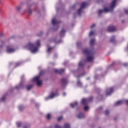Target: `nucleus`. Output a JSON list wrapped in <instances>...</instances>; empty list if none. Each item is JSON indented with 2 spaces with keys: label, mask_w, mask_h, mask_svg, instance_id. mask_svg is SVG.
Segmentation results:
<instances>
[{
  "label": "nucleus",
  "mask_w": 128,
  "mask_h": 128,
  "mask_svg": "<svg viewBox=\"0 0 128 128\" xmlns=\"http://www.w3.org/2000/svg\"><path fill=\"white\" fill-rule=\"evenodd\" d=\"M83 54L86 56L87 59L85 60H82L79 62L78 72H84L86 65L88 64V62H92L94 60V51L90 50L88 48H86L83 50Z\"/></svg>",
  "instance_id": "obj_1"
},
{
  "label": "nucleus",
  "mask_w": 128,
  "mask_h": 128,
  "mask_svg": "<svg viewBox=\"0 0 128 128\" xmlns=\"http://www.w3.org/2000/svg\"><path fill=\"white\" fill-rule=\"evenodd\" d=\"M40 46V40H38L35 44L30 42L26 46H24V48H27L30 50L31 52L34 54L38 50Z\"/></svg>",
  "instance_id": "obj_2"
},
{
  "label": "nucleus",
  "mask_w": 128,
  "mask_h": 128,
  "mask_svg": "<svg viewBox=\"0 0 128 128\" xmlns=\"http://www.w3.org/2000/svg\"><path fill=\"white\" fill-rule=\"evenodd\" d=\"M117 0H113L111 4L110 7L109 8H104V10H99L98 12V16H100V14H102V12H114V6H116V2Z\"/></svg>",
  "instance_id": "obj_3"
},
{
  "label": "nucleus",
  "mask_w": 128,
  "mask_h": 128,
  "mask_svg": "<svg viewBox=\"0 0 128 128\" xmlns=\"http://www.w3.org/2000/svg\"><path fill=\"white\" fill-rule=\"evenodd\" d=\"M44 74V72L41 71L40 72L39 76L34 77L32 80V82H34L35 84H37L38 86H40L42 84V80H40V76Z\"/></svg>",
  "instance_id": "obj_4"
},
{
  "label": "nucleus",
  "mask_w": 128,
  "mask_h": 128,
  "mask_svg": "<svg viewBox=\"0 0 128 128\" xmlns=\"http://www.w3.org/2000/svg\"><path fill=\"white\" fill-rule=\"evenodd\" d=\"M92 100V97H90L88 98H83L81 101V103L83 106H85L84 107V110H88L89 107L88 106V102H90Z\"/></svg>",
  "instance_id": "obj_5"
},
{
  "label": "nucleus",
  "mask_w": 128,
  "mask_h": 128,
  "mask_svg": "<svg viewBox=\"0 0 128 128\" xmlns=\"http://www.w3.org/2000/svg\"><path fill=\"white\" fill-rule=\"evenodd\" d=\"M88 2H83L82 4H81L80 8L78 10L77 14L78 16H80L82 14V9L84 8L86 6H88Z\"/></svg>",
  "instance_id": "obj_6"
},
{
  "label": "nucleus",
  "mask_w": 128,
  "mask_h": 128,
  "mask_svg": "<svg viewBox=\"0 0 128 128\" xmlns=\"http://www.w3.org/2000/svg\"><path fill=\"white\" fill-rule=\"evenodd\" d=\"M60 21H56V18L52 20V24L54 28V30H58L60 28Z\"/></svg>",
  "instance_id": "obj_7"
},
{
  "label": "nucleus",
  "mask_w": 128,
  "mask_h": 128,
  "mask_svg": "<svg viewBox=\"0 0 128 128\" xmlns=\"http://www.w3.org/2000/svg\"><path fill=\"white\" fill-rule=\"evenodd\" d=\"M56 96H58V92H52L48 97L45 98V100H52V98H56Z\"/></svg>",
  "instance_id": "obj_8"
},
{
  "label": "nucleus",
  "mask_w": 128,
  "mask_h": 128,
  "mask_svg": "<svg viewBox=\"0 0 128 128\" xmlns=\"http://www.w3.org/2000/svg\"><path fill=\"white\" fill-rule=\"evenodd\" d=\"M12 45H9L6 46V52L8 54H12V52H16V49L12 48Z\"/></svg>",
  "instance_id": "obj_9"
},
{
  "label": "nucleus",
  "mask_w": 128,
  "mask_h": 128,
  "mask_svg": "<svg viewBox=\"0 0 128 128\" xmlns=\"http://www.w3.org/2000/svg\"><path fill=\"white\" fill-rule=\"evenodd\" d=\"M128 104V100H121L118 101L114 104V106H120L121 104Z\"/></svg>",
  "instance_id": "obj_10"
},
{
  "label": "nucleus",
  "mask_w": 128,
  "mask_h": 128,
  "mask_svg": "<svg viewBox=\"0 0 128 128\" xmlns=\"http://www.w3.org/2000/svg\"><path fill=\"white\" fill-rule=\"evenodd\" d=\"M15 88H16V90H20V88H24V82H22V80H21L19 85H18L15 87Z\"/></svg>",
  "instance_id": "obj_11"
},
{
  "label": "nucleus",
  "mask_w": 128,
  "mask_h": 128,
  "mask_svg": "<svg viewBox=\"0 0 128 128\" xmlns=\"http://www.w3.org/2000/svg\"><path fill=\"white\" fill-rule=\"evenodd\" d=\"M114 92V87L108 88L106 90V96H110Z\"/></svg>",
  "instance_id": "obj_12"
},
{
  "label": "nucleus",
  "mask_w": 128,
  "mask_h": 128,
  "mask_svg": "<svg viewBox=\"0 0 128 128\" xmlns=\"http://www.w3.org/2000/svg\"><path fill=\"white\" fill-rule=\"evenodd\" d=\"M61 83L63 86H66L67 84H68V79L66 78H62L61 80Z\"/></svg>",
  "instance_id": "obj_13"
},
{
  "label": "nucleus",
  "mask_w": 128,
  "mask_h": 128,
  "mask_svg": "<svg viewBox=\"0 0 128 128\" xmlns=\"http://www.w3.org/2000/svg\"><path fill=\"white\" fill-rule=\"evenodd\" d=\"M30 6H32V4L28 5V8L25 10V12H27L28 14H32V9L30 8Z\"/></svg>",
  "instance_id": "obj_14"
},
{
  "label": "nucleus",
  "mask_w": 128,
  "mask_h": 128,
  "mask_svg": "<svg viewBox=\"0 0 128 128\" xmlns=\"http://www.w3.org/2000/svg\"><path fill=\"white\" fill-rule=\"evenodd\" d=\"M108 30L110 32H116V28L114 26H109L108 28Z\"/></svg>",
  "instance_id": "obj_15"
},
{
  "label": "nucleus",
  "mask_w": 128,
  "mask_h": 128,
  "mask_svg": "<svg viewBox=\"0 0 128 128\" xmlns=\"http://www.w3.org/2000/svg\"><path fill=\"white\" fill-rule=\"evenodd\" d=\"M55 72L56 74H64V69L62 68V69H56L55 70Z\"/></svg>",
  "instance_id": "obj_16"
},
{
  "label": "nucleus",
  "mask_w": 128,
  "mask_h": 128,
  "mask_svg": "<svg viewBox=\"0 0 128 128\" xmlns=\"http://www.w3.org/2000/svg\"><path fill=\"white\" fill-rule=\"evenodd\" d=\"M78 118H84V113L80 112L77 115Z\"/></svg>",
  "instance_id": "obj_17"
},
{
  "label": "nucleus",
  "mask_w": 128,
  "mask_h": 128,
  "mask_svg": "<svg viewBox=\"0 0 128 128\" xmlns=\"http://www.w3.org/2000/svg\"><path fill=\"white\" fill-rule=\"evenodd\" d=\"M66 34V30L64 29H62V30L60 32V36L61 38L64 36V34Z\"/></svg>",
  "instance_id": "obj_18"
},
{
  "label": "nucleus",
  "mask_w": 128,
  "mask_h": 128,
  "mask_svg": "<svg viewBox=\"0 0 128 128\" xmlns=\"http://www.w3.org/2000/svg\"><path fill=\"white\" fill-rule=\"evenodd\" d=\"M94 44H96V40L94 38L91 39L90 43V46H92Z\"/></svg>",
  "instance_id": "obj_19"
},
{
  "label": "nucleus",
  "mask_w": 128,
  "mask_h": 128,
  "mask_svg": "<svg viewBox=\"0 0 128 128\" xmlns=\"http://www.w3.org/2000/svg\"><path fill=\"white\" fill-rule=\"evenodd\" d=\"M77 86L79 88H82V83L80 82V80H78V82H77Z\"/></svg>",
  "instance_id": "obj_20"
},
{
  "label": "nucleus",
  "mask_w": 128,
  "mask_h": 128,
  "mask_svg": "<svg viewBox=\"0 0 128 128\" xmlns=\"http://www.w3.org/2000/svg\"><path fill=\"white\" fill-rule=\"evenodd\" d=\"M116 40V36H112L110 38V42H114V41Z\"/></svg>",
  "instance_id": "obj_21"
},
{
  "label": "nucleus",
  "mask_w": 128,
  "mask_h": 128,
  "mask_svg": "<svg viewBox=\"0 0 128 128\" xmlns=\"http://www.w3.org/2000/svg\"><path fill=\"white\" fill-rule=\"evenodd\" d=\"M64 128H70V124L68 123H66L64 124Z\"/></svg>",
  "instance_id": "obj_22"
},
{
  "label": "nucleus",
  "mask_w": 128,
  "mask_h": 128,
  "mask_svg": "<svg viewBox=\"0 0 128 128\" xmlns=\"http://www.w3.org/2000/svg\"><path fill=\"white\" fill-rule=\"evenodd\" d=\"M70 106L71 108H74V106H78V102H75L74 104H70Z\"/></svg>",
  "instance_id": "obj_23"
},
{
  "label": "nucleus",
  "mask_w": 128,
  "mask_h": 128,
  "mask_svg": "<svg viewBox=\"0 0 128 128\" xmlns=\"http://www.w3.org/2000/svg\"><path fill=\"white\" fill-rule=\"evenodd\" d=\"M94 34H95L94 31L91 30L90 32V33L89 34V36H94Z\"/></svg>",
  "instance_id": "obj_24"
},
{
  "label": "nucleus",
  "mask_w": 128,
  "mask_h": 128,
  "mask_svg": "<svg viewBox=\"0 0 128 128\" xmlns=\"http://www.w3.org/2000/svg\"><path fill=\"white\" fill-rule=\"evenodd\" d=\"M16 124L18 128H20V126H22V122H17L16 123Z\"/></svg>",
  "instance_id": "obj_25"
},
{
  "label": "nucleus",
  "mask_w": 128,
  "mask_h": 128,
  "mask_svg": "<svg viewBox=\"0 0 128 128\" xmlns=\"http://www.w3.org/2000/svg\"><path fill=\"white\" fill-rule=\"evenodd\" d=\"M22 10V5H19L16 7L17 12H20Z\"/></svg>",
  "instance_id": "obj_26"
},
{
  "label": "nucleus",
  "mask_w": 128,
  "mask_h": 128,
  "mask_svg": "<svg viewBox=\"0 0 128 128\" xmlns=\"http://www.w3.org/2000/svg\"><path fill=\"white\" fill-rule=\"evenodd\" d=\"M6 95L4 94V95L0 99V102H4V100H6Z\"/></svg>",
  "instance_id": "obj_27"
},
{
  "label": "nucleus",
  "mask_w": 128,
  "mask_h": 128,
  "mask_svg": "<svg viewBox=\"0 0 128 128\" xmlns=\"http://www.w3.org/2000/svg\"><path fill=\"white\" fill-rule=\"evenodd\" d=\"M52 48H54V47L50 48V47L48 46V48L47 50V52L48 54L50 52V50H52Z\"/></svg>",
  "instance_id": "obj_28"
},
{
  "label": "nucleus",
  "mask_w": 128,
  "mask_h": 128,
  "mask_svg": "<svg viewBox=\"0 0 128 128\" xmlns=\"http://www.w3.org/2000/svg\"><path fill=\"white\" fill-rule=\"evenodd\" d=\"M18 110H24V106L20 105L18 106Z\"/></svg>",
  "instance_id": "obj_29"
},
{
  "label": "nucleus",
  "mask_w": 128,
  "mask_h": 128,
  "mask_svg": "<svg viewBox=\"0 0 128 128\" xmlns=\"http://www.w3.org/2000/svg\"><path fill=\"white\" fill-rule=\"evenodd\" d=\"M32 86H33L32 84H31V85L28 86L27 87V90H30V88H32Z\"/></svg>",
  "instance_id": "obj_30"
},
{
  "label": "nucleus",
  "mask_w": 128,
  "mask_h": 128,
  "mask_svg": "<svg viewBox=\"0 0 128 128\" xmlns=\"http://www.w3.org/2000/svg\"><path fill=\"white\" fill-rule=\"evenodd\" d=\"M76 46H77L78 48H80V46H82V42H78L76 43Z\"/></svg>",
  "instance_id": "obj_31"
},
{
  "label": "nucleus",
  "mask_w": 128,
  "mask_h": 128,
  "mask_svg": "<svg viewBox=\"0 0 128 128\" xmlns=\"http://www.w3.org/2000/svg\"><path fill=\"white\" fill-rule=\"evenodd\" d=\"M4 33H0V38H2V36H4ZM2 48V45L0 46V48Z\"/></svg>",
  "instance_id": "obj_32"
},
{
  "label": "nucleus",
  "mask_w": 128,
  "mask_h": 128,
  "mask_svg": "<svg viewBox=\"0 0 128 128\" xmlns=\"http://www.w3.org/2000/svg\"><path fill=\"white\" fill-rule=\"evenodd\" d=\"M109 114H110V111L108 110H106L105 112L106 116H108Z\"/></svg>",
  "instance_id": "obj_33"
},
{
  "label": "nucleus",
  "mask_w": 128,
  "mask_h": 128,
  "mask_svg": "<svg viewBox=\"0 0 128 128\" xmlns=\"http://www.w3.org/2000/svg\"><path fill=\"white\" fill-rule=\"evenodd\" d=\"M55 128H62V126H59V125L58 124H56L55 125Z\"/></svg>",
  "instance_id": "obj_34"
},
{
  "label": "nucleus",
  "mask_w": 128,
  "mask_h": 128,
  "mask_svg": "<svg viewBox=\"0 0 128 128\" xmlns=\"http://www.w3.org/2000/svg\"><path fill=\"white\" fill-rule=\"evenodd\" d=\"M46 118L48 120H50V114H48L46 116Z\"/></svg>",
  "instance_id": "obj_35"
},
{
  "label": "nucleus",
  "mask_w": 128,
  "mask_h": 128,
  "mask_svg": "<svg viewBox=\"0 0 128 128\" xmlns=\"http://www.w3.org/2000/svg\"><path fill=\"white\" fill-rule=\"evenodd\" d=\"M84 74H86V72H84L83 74H81L80 75H79L78 76V78H79L82 76H84Z\"/></svg>",
  "instance_id": "obj_36"
},
{
  "label": "nucleus",
  "mask_w": 128,
  "mask_h": 128,
  "mask_svg": "<svg viewBox=\"0 0 128 128\" xmlns=\"http://www.w3.org/2000/svg\"><path fill=\"white\" fill-rule=\"evenodd\" d=\"M20 62H16L15 66H20Z\"/></svg>",
  "instance_id": "obj_37"
},
{
  "label": "nucleus",
  "mask_w": 128,
  "mask_h": 128,
  "mask_svg": "<svg viewBox=\"0 0 128 128\" xmlns=\"http://www.w3.org/2000/svg\"><path fill=\"white\" fill-rule=\"evenodd\" d=\"M62 119V116H60L58 118V122H60V120Z\"/></svg>",
  "instance_id": "obj_38"
},
{
  "label": "nucleus",
  "mask_w": 128,
  "mask_h": 128,
  "mask_svg": "<svg viewBox=\"0 0 128 128\" xmlns=\"http://www.w3.org/2000/svg\"><path fill=\"white\" fill-rule=\"evenodd\" d=\"M95 26H96V24H93L91 26L90 28H92V29L94 28Z\"/></svg>",
  "instance_id": "obj_39"
},
{
  "label": "nucleus",
  "mask_w": 128,
  "mask_h": 128,
  "mask_svg": "<svg viewBox=\"0 0 128 128\" xmlns=\"http://www.w3.org/2000/svg\"><path fill=\"white\" fill-rule=\"evenodd\" d=\"M124 12L126 14H128V10L127 9H125Z\"/></svg>",
  "instance_id": "obj_40"
},
{
  "label": "nucleus",
  "mask_w": 128,
  "mask_h": 128,
  "mask_svg": "<svg viewBox=\"0 0 128 128\" xmlns=\"http://www.w3.org/2000/svg\"><path fill=\"white\" fill-rule=\"evenodd\" d=\"M123 66H128V63H124V64H123Z\"/></svg>",
  "instance_id": "obj_41"
},
{
  "label": "nucleus",
  "mask_w": 128,
  "mask_h": 128,
  "mask_svg": "<svg viewBox=\"0 0 128 128\" xmlns=\"http://www.w3.org/2000/svg\"><path fill=\"white\" fill-rule=\"evenodd\" d=\"M13 90H14V88H12V90H10L8 92H12Z\"/></svg>",
  "instance_id": "obj_42"
},
{
  "label": "nucleus",
  "mask_w": 128,
  "mask_h": 128,
  "mask_svg": "<svg viewBox=\"0 0 128 128\" xmlns=\"http://www.w3.org/2000/svg\"><path fill=\"white\" fill-rule=\"evenodd\" d=\"M63 96H66V92H63Z\"/></svg>",
  "instance_id": "obj_43"
},
{
  "label": "nucleus",
  "mask_w": 128,
  "mask_h": 128,
  "mask_svg": "<svg viewBox=\"0 0 128 128\" xmlns=\"http://www.w3.org/2000/svg\"><path fill=\"white\" fill-rule=\"evenodd\" d=\"M24 128H30V126H24Z\"/></svg>",
  "instance_id": "obj_44"
},
{
  "label": "nucleus",
  "mask_w": 128,
  "mask_h": 128,
  "mask_svg": "<svg viewBox=\"0 0 128 128\" xmlns=\"http://www.w3.org/2000/svg\"><path fill=\"white\" fill-rule=\"evenodd\" d=\"M64 66H66V62H64L63 64Z\"/></svg>",
  "instance_id": "obj_45"
},
{
  "label": "nucleus",
  "mask_w": 128,
  "mask_h": 128,
  "mask_svg": "<svg viewBox=\"0 0 128 128\" xmlns=\"http://www.w3.org/2000/svg\"><path fill=\"white\" fill-rule=\"evenodd\" d=\"M54 42H58H58H56V40H54Z\"/></svg>",
  "instance_id": "obj_46"
},
{
  "label": "nucleus",
  "mask_w": 128,
  "mask_h": 128,
  "mask_svg": "<svg viewBox=\"0 0 128 128\" xmlns=\"http://www.w3.org/2000/svg\"><path fill=\"white\" fill-rule=\"evenodd\" d=\"M75 7H76V6H75V5H74V6H72V8H73V9H74V8H75Z\"/></svg>",
  "instance_id": "obj_47"
},
{
  "label": "nucleus",
  "mask_w": 128,
  "mask_h": 128,
  "mask_svg": "<svg viewBox=\"0 0 128 128\" xmlns=\"http://www.w3.org/2000/svg\"><path fill=\"white\" fill-rule=\"evenodd\" d=\"M98 90H100V88H97V89L96 90V92H98Z\"/></svg>",
  "instance_id": "obj_48"
},
{
  "label": "nucleus",
  "mask_w": 128,
  "mask_h": 128,
  "mask_svg": "<svg viewBox=\"0 0 128 128\" xmlns=\"http://www.w3.org/2000/svg\"><path fill=\"white\" fill-rule=\"evenodd\" d=\"M94 78H98V75L95 76H94Z\"/></svg>",
  "instance_id": "obj_49"
},
{
  "label": "nucleus",
  "mask_w": 128,
  "mask_h": 128,
  "mask_svg": "<svg viewBox=\"0 0 128 128\" xmlns=\"http://www.w3.org/2000/svg\"><path fill=\"white\" fill-rule=\"evenodd\" d=\"M8 92H8V93H6V94H5V96H6V95L8 94Z\"/></svg>",
  "instance_id": "obj_50"
},
{
  "label": "nucleus",
  "mask_w": 128,
  "mask_h": 128,
  "mask_svg": "<svg viewBox=\"0 0 128 128\" xmlns=\"http://www.w3.org/2000/svg\"><path fill=\"white\" fill-rule=\"evenodd\" d=\"M86 80H90V78H86Z\"/></svg>",
  "instance_id": "obj_51"
},
{
  "label": "nucleus",
  "mask_w": 128,
  "mask_h": 128,
  "mask_svg": "<svg viewBox=\"0 0 128 128\" xmlns=\"http://www.w3.org/2000/svg\"><path fill=\"white\" fill-rule=\"evenodd\" d=\"M114 62H113L112 64V66H114Z\"/></svg>",
  "instance_id": "obj_52"
},
{
  "label": "nucleus",
  "mask_w": 128,
  "mask_h": 128,
  "mask_svg": "<svg viewBox=\"0 0 128 128\" xmlns=\"http://www.w3.org/2000/svg\"><path fill=\"white\" fill-rule=\"evenodd\" d=\"M57 12H58V8H57Z\"/></svg>",
  "instance_id": "obj_53"
},
{
  "label": "nucleus",
  "mask_w": 128,
  "mask_h": 128,
  "mask_svg": "<svg viewBox=\"0 0 128 128\" xmlns=\"http://www.w3.org/2000/svg\"><path fill=\"white\" fill-rule=\"evenodd\" d=\"M12 63H10V66H12Z\"/></svg>",
  "instance_id": "obj_54"
},
{
  "label": "nucleus",
  "mask_w": 128,
  "mask_h": 128,
  "mask_svg": "<svg viewBox=\"0 0 128 128\" xmlns=\"http://www.w3.org/2000/svg\"><path fill=\"white\" fill-rule=\"evenodd\" d=\"M0 4H2V0H0Z\"/></svg>",
  "instance_id": "obj_55"
},
{
  "label": "nucleus",
  "mask_w": 128,
  "mask_h": 128,
  "mask_svg": "<svg viewBox=\"0 0 128 128\" xmlns=\"http://www.w3.org/2000/svg\"><path fill=\"white\" fill-rule=\"evenodd\" d=\"M88 68H90V66H88Z\"/></svg>",
  "instance_id": "obj_56"
},
{
  "label": "nucleus",
  "mask_w": 128,
  "mask_h": 128,
  "mask_svg": "<svg viewBox=\"0 0 128 128\" xmlns=\"http://www.w3.org/2000/svg\"><path fill=\"white\" fill-rule=\"evenodd\" d=\"M38 36H40V34H38Z\"/></svg>",
  "instance_id": "obj_57"
},
{
  "label": "nucleus",
  "mask_w": 128,
  "mask_h": 128,
  "mask_svg": "<svg viewBox=\"0 0 128 128\" xmlns=\"http://www.w3.org/2000/svg\"><path fill=\"white\" fill-rule=\"evenodd\" d=\"M50 64H52V63H50Z\"/></svg>",
  "instance_id": "obj_58"
},
{
  "label": "nucleus",
  "mask_w": 128,
  "mask_h": 128,
  "mask_svg": "<svg viewBox=\"0 0 128 128\" xmlns=\"http://www.w3.org/2000/svg\"><path fill=\"white\" fill-rule=\"evenodd\" d=\"M100 110H102V108H100Z\"/></svg>",
  "instance_id": "obj_59"
},
{
  "label": "nucleus",
  "mask_w": 128,
  "mask_h": 128,
  "mask_svg": "<svg viewBox=\"0 0 128 128\" xmlns=\"http://www.w3.org/2000/svg\"><path fill=\"white\" fill-rule=\"evenodd\" d=\"M122 22H124V20H122Z\"/></svg>",
  "instance_id": "obj_60"
},
{
  "label": "nucleus",
  "mask_w": 128,
  "mask_h": 128,
  "mask_svg": "<svg viewBox=\"0 0 128 128\" xmlns=\"http://www.w3.org/2000/svg\"><path fill=\"white\" fill-rule=\"evenodd\" d=\"M41 34H42V32H41Z\"/></svg>",
  "instance_id": "obj_61"
},
{
  "label": "nucleus",
  "mask_w": 128,
  "mask_h": 128,
  "mask_svg": "<svg viewBox=\"0 0 128 128\" xmlns=\"http://www.w3.org/2000/svg\"><path fill=\"white\" fill-rule=\"evenodd\" d=\"M40 12H37V14H38Z\"/></svg>",
  "instance_id": "obj_62"
},
{
  "label": "nucleus",
  "mask_w": 128,
  "mask_h": 128,
  "mask_svg": "<svg viewBox=\"0 0 128 128\" xmlns=\"http://www.w3.org/2000/svg\"><path fill=\"white\" fill-rule=\"evenodd\" d=\"M74 14V16H76V14Z\"/></svg>",
  "instance_id": "obj_63"
}]
</instances>
